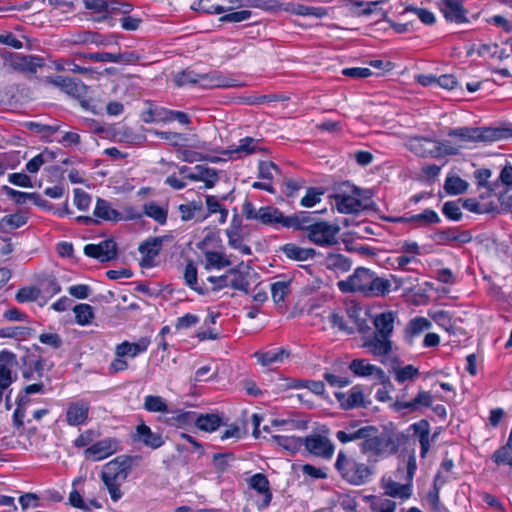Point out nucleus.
Wrapping results in <instances>:
<instances>
[{
  "label": "nucleus",
  "mask_w": 512,
  "mask_h": 512,
  "mask_svg": "<svg viewBox=\"0 0 512 512\" xmlns=\"http://www.w3.org/2000/svg\"><path fill=\"white\" fill-rule=\"evenodd\" d=\"M242 212L248 220H256L268 226L281 225L285 227L287 216L273 206H264L256 209L250 201L246 200L243 204Z\"/></svg>",
  "instance_id": "obj_4"
},
{
  "label": "nucleus",
  "mask_w": 512,
  "mask_h": 512,
  "mask_svg": "<svg viewBox=\"0 0 512 512\" xmlns=\"http://www.w3.org/2000/svg\"><path fill=\"white\" fill-rule=\"evenodd\" d=\"M41 291L36 287H24L18 290L15 298L19 303L36 301Z\"/></svg>",
  "instance_id": "obj_54"
},
{
  "label": "nucleus",
  "mask_w": 512,
  "mask_h": 512,
  "mask_svg": "<svg viewBox=\"0 0 512 512\" xmlns=\"http://www.w3.org/2000/svg\"><path fill=\"white\" fill-rule=\"evenodd\" d=\"M144 409L149 412L170 413L166 401L161 396L148 395L144 399Z\"/></svg>",
  "instance_id": "obj_42"
},
{
  "label": "nucleus",
  "mask_w": 512,
  "mask_h": 512,
  "mask_svg": "<svg viewBox=\"0 0 512 512\" xmlns=\"http://www.w3.org/2000/svg\"><path fill=\"white\" fill-rule=\"evenodd\" d=\"M119 450V443L115 439L106 438L100 440L84 451L86 459L100 461L116 453Z\"/></svg>",
  "instance_id": "obj_14"
},
{
  "label": "nucleus",
  "mask_w": 512,
  "mask_h": 512,
  "mask_svg": "<svg viewBox=\"0 0 512 512\" xmlns=\"http://www.w3.org/2000/svg\"><path fill=\"white\" fill-rule=\"evenodd\" d=\"M494 461L497 464H507L512 466V446H503L493 454Z\"/></svg>",
  "instance_id": "obj_64"
},
{
  "label": "nucleus",
  "mask_w": 512,
  "mask_h": 512,
  "mask_svg": "<svg viewBox=\"0 0 512 512\" xmlns=\"http://www.w3.org/2000/svg\"><path fill=\"white\" fill-rule=\"evenodd\" d=\"M431 328V322L424 317H416L409 322L408 331L416 336Z\"/></svg>",
  "instance_id": "obj_55"
},
{
  "label": "nucleus",
  "mask_w": 512,
  "mask_h": 512,
  "mask_svg": "<svg viewBox=\"0 0 512 512\" xmlns=\"http://www.w3.org/2000/svg\"><path fill=\"white\" fill-rule=\"evenodd\" d=\"M508 139H512V128L509 125L482 126L483 146Z\"/></svg>",
  "instance_id": "obj_17"
},
{
  "label": "nucleus",
  "mask_w": 512,
  "mask_h": 512,
  "mask_svg": "<svg viewBox=\"0 0 512 512\" xmlns=\"http://www.w3.org/2000/svg\"><path fill=\"white\" fill-rule=\"evenodd\" d=\"M281 250L289 259L296 261H306L314 258L316 255L315 249L302 248L293 243L285 244Z\"/></svg>",
  "instance_id": "obj_30"
},
{
  "label": "nucleus",
  "mask_w": 512,
  "mask_h": 512,
  "mask_svg": "<svg viewBox=\"0 0 512 512\" xmlns=\"http://www.w3.org/2000/svg\"><path fill=\"white\" fill-rule=\"evenodd\" d=\"M199 73L191 69H185L175 74L174 83L177 87L197 85Z\"/></svg>",
  "instance_id": "obj_47"
},
{
  "label": "nucleus",
  "mask_w": 512,
  "mask_h": 512,
  "mask_svg": "<svg viewBox=\"0 0 512 512\" xmlns=\"http://www.w3.org/2000/svg\"><path fill=\"white\" fill-rule=\"evenodd\" d=\"M437 4L446 20L456 23L466 21L465 10L458 0H439Z\"/></svg>",
  "instance_id": "obj_20"
},
{
  "label": "nucleus",
  "mask_w": 512,
  "mask_h": 512,
  "mask_svg": "<svg viewBox=\"0 0 512 512\" xmlns=\"http://www.w3.org/2000/svg\"><path fill=\"white\" fill-rule=\"evenodd\" d=\"M32 329L29 327H8L1 330L0 335L9 338H25L31 335Z\"/></svg>",
  "instance_id": "obj_61"
},
{
  "label": "nucleus",
  "mask_w": 512,
  "mask_h": 512,
  "mask_svg": "<svg viewBox=\"0 0 512 512\" xmlns=\"http://www.w3.org/2000/svg\"><path fill=\"white\" fill-rule=\"evenodd\" d=\"M93 214L105 221L118 222L123 219L122 214L113 209L110 202L101 198L97 199Z\"/></svg>",
  "instance_id": "obj_28"
},
{
  "label": "nucleus",
  "mask_w": 512,
  "mask_h": 512,
  "mask_svg": "<svg viewBox=\"0 0 512 512\" xmlns=\"http://www.w3.org/2000/svg\"><path fill=\"white\" fill-rule=\"evenodd\" d=\"M391 282L388 279L378 277L374 272L372 273L369 282V288L366 297H381L389 293Z\"/></svg>",
  "instance_id": "obj_32"
},
{
  "label": "nucleus",
  "mask_w": 512,
  "mask_h": 512,
  "mask_svg": "<svg viewBox=\"0 0 512 512\" xmlns=\"http://www.w3.org/2000/svg\"><path fill=\"white\" fill-rule=\"evenodd\" d=\"M432 403V396L429 392L420 391L418 395L411 401H403L397 399L394 406L397 410L407 409L415 411L420 406L429 407Z\"/></svg>",
  "instance_id": "obj_29"
},
{
  "label": "nucleus",
  "mask_w": 512,
  "mask_h": 512,
  "mask_svg": "<svg viewBox=\"0 0 512 512\" xmlns=\"http://www.w3.org/2000/svg\"><path fill=\"white\" fill-rule=\"evenodd\" d=\"M409 13L415 14L426 25H432L435 22L434 14L427 9L410 7L405 10L404 14Z\"/></svg>",
  "instance_id": "obj_62"
},
{
  "label": "nucleus",
  "mask_w": 512,
  "mask_h": 512,
  "mask_svg": "<svg viewBox=\"0 0 512 512\" xmlns=\"http://www.w3.org/2000/svg\"><path fill=\"white\" fill-rule=\"evenodd\" d=\"M362 347L367 349L374 357L379 358L381 363H385L392 351V341L390 338L372 333L364 336Z\"/></svg>",
  "instance_id": "obj_10"
},
{
  "label": "nucleus",
  "mask_w": 512,
  "mask_h": 512,
  "mask_svg": "<svg viewBox=\"0 0 512 512\" xmlns=\"http://www.w3.org/2000/svg\"><path fill=\"white\" fill-rule=\"evenodd\" d=\"M139 460L138 456L121 455L103 465L100 479L114 502L122 498L121 486Z\"/></svg>",
  "instance_id": "obj_1"
},
{
  "label": "nucleus",
  "mask_w": 512,
  "mask_h": 512,
  "mask_svg": "<svg viewBox=\"0 0 512 512\" xmlns=\"http://www.w3.org/2000/svg\"><path fill=\"white\" fill-rule=\"evenodd\" d=\"M449 136L458 137L460 142H476L480 140V129L462 127L457 129H451L448 132Z\"/></svg>",
  "instance_id": "obj_36"
},
{
  "label": "nucleus",
  "mask_w": 512,
  "mask_h": 512,
  "mask_svg": "<svg viewBox=\"0 0 512 512\" xmlns=\"http://www.w3.org/2000/svg\"><path fill=\"white\" fill-rule=\"evenodd\" d=\"M85 8L101 14V18H107L109 12L116 11L115 0H83Z\"/></svg>",
  "instance_id": "obj_34"
},
{
  "label": "nucleus",
  "mask_w": 512,
  "mask_h": 512,
  "mask_svg": "<svg viewBox=\"0 0 512 512\" xmlns=\"http://www.w3.org/2000/svg\"><path fill=\"white\" fill-rule=\"evenodd\" d=\"M46 81L55 87H58L66 94L76 98L81 106L86 107L88 105V87L84 85L79 79L56 76L48 77Z\"/></svg>",
  "instance_id": "obj_7"
},
{
  "label": "nucleus",
  "mask_w": 512,
  "mask_h": 512,
  "mask_svg": "<svg viewBox=\"0 0 512 512\" xmlns=\"http://www.w3.org/2000/svg\"><path fill=\"white\" fill-rule=\"evenodd\" d=\"M184 279H185L186 285H188L191 289L195 290L199 294H204L203 289L198 286L197 267L195 266V264L192 261L188 262L185 267Z\"/></svg>",
  "instance_id": "obj_51"
},
{
  "label": "nucleus",
  "mask_w": 512,
  "mask_h": 512,
  "mask_svg": "<svg viewBox=\"0 0 512 512\" xmlns=\"http://www.w3.org/2000/svg\"><path fill=\"white\" fill-rule=\"evenodd\" d=\"M220 424L221 418L216 414H196L195 425L203 431H215Z\"/></svg>",
  "instance_id": "obj_35"
},
{
  "label": "nucleus",
  "mask_w": 512,
  "mask_h": 512,
  "mask_svg": "<svg viewBox=\"0 0 512 512\" xmlns=\"http://www.w3.org/2000/svg\"><path fill=\"white\" fill-rule=\"evenodd\" d=\"M290 293L289 281H277L271 284L272 299L276 304L282 303L285 297Z\"/></svg>",
  "instance_id": "obj_49"
},
{
  "label": "nucleus",
  "mask_w": 512,
  "mask_h": 512,
  "mask_svg": "<svg viewBox=\"0 0 512 512\" xmlns=\"http://www.w3.org/2000/svg\"><path fill=\"white\" fill-rule=\"evenodd\" d=\"M323 195V191L318 188H308L306 195L301 199L300 204L303 207H313L315 204L321 201V196Z\"/></svg>",
  "instance_id": "obj_58"
},
{
  "label": "nucleus",
  "mask_w": 512,
  "mask_h": 512,
  "mask_svg": "<svg viewBox=\"0 0 512 512\" xmlns=\"http://www.w3.org/2000/svg\"><path fill=\"white\" fill-rule=\"evenodd\" d=\"M242 225L241 220L238 218L237 215H234L230 227L225 231L227 237H228V244L230 247L235 246L236 244H239V242H242Z\"/></svg>",
  "instance_id": "obj_43"
},
{
  "label": "nucleus",
  "mask_w": 512,
  "mask_h": 512,
  "mask_svg": "<svg viewBox=\"0 0 512 512\" xmlns=\"http://www.w3.org/2000/svg\"><path fill=\"white\" fill-rule=\"evenodd\" d=\"M444 189L449 195H458L468 189V183L459 176H449L445 180Z\"/></svg>",
  "instance_id": "obj_39"
},
{
  "label": "nucleus",
  "mask_w": 512,
  "mask_h": 512,
  "mask_svg": "<svg viewBox=\"0 0 512 512\" xmlns=\"http://www.w3.org/2000/svg\"><path fill=\"white\" fill-rule=\"evenodd\" d=\"M205 269L209 270L211 268L221 269L227 266H230L231 262L224 257L222 253L216 251H207L205 252Z\"/></svg>",
  "instance_id": "obj_41"
},
{
  "label": "nucleus",
  "mask_w": 512,
  "mask_h": 512,
  "mask_svg": "<svg viewBox=\"0 0 512 512\" xmlns=\"http://www.w3.org/2000/svg\"><path fill=\"white\" fill-rule=\"evenodd\" d=\"M149 344L150 341L147 338H141L136 343L124 341L116 346L115 355L134 358L140 353L145 352Z\"/></svg>",
  "instance_id": "obj_25"
},
{
  "label": "nucleus",
  "mask_w": 512,
  "mask_h": 512,
  "mask_svg": "<svg viewBox=\"0 0 512 512\" xmlns=\"http://www.w3.org/2000/svg\"><path fill=\"white\" fill-rule=\"evenodd\" d=\"M417 468L416 458L414 455L408 457L406 469H407V482L400 484L391 478L382 479V488L384 493L393 498H399L401 500L408 499L412 493V479L414 477Z\"/></svg>",
  "instance_id": "obj_5"
},
{
  "label": "nucleus",
  "mask_w": 512,
  "mask_h": 512,
  "mask_svg": "<svg viewBox=\"0 0 512 512\" xmlns=\"http://www.w3.org/2000/svg\"><path fill=\"white\" fill-rule=\"evenodd\" d=\"M349 369L357 376L367 377L372 376L376 370V366L368 363L364 359H354Z\"/></svg>",
  "instance_id": "obj_45"
},
{
  "label": "nucleus",
  "mask_w": 512,
  "mask_h": 512,
  "mask_svg": "<svg viewBox=\"0 0 512 512\" xmlns=\"http://www.w3.org/2000/svg\"><path fill=\"white\" fill-rule=\"evenodd\" d=\"M288 353L284 349H278L273 351H267L265 353H255V357L259 363L263 366H269L276 362H281L284 357H287Z\"/></svg>",
  "instance_id": "obj_40"
},
{
  "label": "nucleus",
  "mask_w": 512,
  "mask_h": 512,
  "mask_svg": "<svg viewBox=\"0 0 512 512\" xmlns=\"http://www.w3.org/2000/svg\"><path fill=\"white\" fill-rule=\"evenodd\" d=\"M76 322L82 326L91 323L94 317L93 307L89 304H78L73 308Z\"/></svg>",
  "instance_id": "obj_46"
},
{
  "label": "nucleus",
  "mask_w": 512,
  "mask_h": 512,
  "mask_svg": "<svg viewBox=\"0 0 512 512\" xmlns=\"http://www.w3.org/2000/svg\"><path fill=\"white\" fill-rule=\"evenodd\" d=\"M172 416L166 417L165 422L170 425H189L195 423L196 413L195 412H172Z\"/></svg>",
  "instance_id": "obj_50"
},
{
  "label": "nucleus",
  "mask_w": 512,
  "mask_h": 512,
  "mask_svg": "<svg viewBox=\"0 0 512 512\" xmlns=\"http://www.w3.org/2000/svg\"><path fill=\"white\" fill-rule=\"evenodd\" d=\"M144 214L160 225H164L167 222L168 216V205L160 206L154 201H149L143 205Z\"/></svg>",
  "instance_id": "obj_33"
},
{
  "label": "nucleus",
  "mask_w": 512,
  "mask_h": 512,
  "mask_svg": "<svg viewBox=\"0 0 512 512\" xmlns=\"http://www.w3.org/2000/svg\"><path fill=\"white\" fill-rule=\"evenodd\" d=\"M335 469L342 479L351 485L360 486L368 482L372 471L365 463L357 462L354 458L346 456L343 451L338 453Z\"/></svg>",
  "instance_id": "obj_3"
},
{
  "label": "nucleus",
  "mask_w": 512,
  "mask_h": 512,
  "mask_svg": "<svg viewBox=\"0 0 512 512\" xmlns=\"http://www.w3.org/2000/svg\"><path fill=\"white\" fill-rule=\"evenodd\" d=\"M234 460L235 457L232 453H216L213 455V466L217 472L224 473Z\"/></svg>",
  "instance_id": "obj_52"
},
{
  "label": "nucleus",
  "mask_w": 512,
  "mask_h": 512,
  "mask_svg": "<svg viewBox=\"0 0 512 512\" xmlns=\"http://www.w3.org/2000/svg\"><path fill=\"white\" fill-rule=\"evenodd\" d=\"M409 150L420 157H439L442 156V146L440 142L425 138L413 137L407 144Z\"/></svg>",
  "instance_id": "obj_12"
},
{
  "label": "nucleus",
  "mask_w": 512,
  "mask_h": 512,
  "mask_svg": "<svg viewBox=\"0 0 512 512\" xmlns=\"http://www.w3.org/2000/svg\"><path fill=\"white\" fill-rule=\"evenodd\" d=\"M317 214L318 212L310 213L301 211L299 213L287 216V219H285V228H294L295 230H302L305 231L307 234L309 230L312 228V226L319 221L314 218V215Z\"/></svg>",
  "instance_id": "obj_18"
},
{
  "label": "nucleus",
  "mask_w": 512,
  "mask_h": 512,
  "mask_svg": "<svg viewBox=\"0 0 512 512\" xmlns=\"http://www.w3.org/2000/svg\"><path fill=\"white\" fill-rule=\"evenodd\" d=\"M172 240L173 235L167 234L164 236L150 237L143 241L138 247V251L143 256L140 261V265L142 267L152 266L153 260L159 255L163 244L165 242H171Z\"/></svg>",
  "instance_id": "obj_9"
},
{
  "label": "nucleus",
  "mask_w": 512,
  "mask_h": 512,
  "mask_svg": "<svg viewBox=\"0 0 512 512\" xmlns=\"http://www.w3.org/2000/svg\"><path fill=\"white\" fill-rule=\"evenodd\" d=\"M340 227L337 224H331L319 220L306 234L308 240L321 247H329L337 243V235Z\"/></svg>",
  "instance_id": "obj_6"
},
{
  "label": "nucleus",
  "mask_w": 512,
  "mask_h": 512,
  "mask_svg": "<svg viewBox=\"0 0 512 512\" xmlns=\"http://www.w3.org/2000/svg\"><path fill=\"white\" fill-rule=\"evenodd\" d=\"M178 211L182 221H190L195 219L196 221L205 220L208 215H205L203 210V204L201 200L191 201L187 204H181L178 206Z\"/></svg>",
  "instance_id": "obj_24"
},
{
  "label": "nucleus",
  "mask_w": 512,
  "mask_h": 512,
  "mask_svg": "<svg viewBox=\"0 0 512 512\" xmlns=\"http://www.w3.org/2000/svg\"><path fill=\"white\" fill-rule=\"evenodd\" d=\"M395 380L399 384H403L406 381L413 380L419 375L418 368L413 365H406L404 367L393 368Z\"/></svg>",
  "instance_id": "obj_48"
},
{
  "label": "nucleus",
  "mask_w": 512,
  "mask_h": 512,
  "mask_svg": "<svg viewBox=\"0 0 512 512\" xmlns=\"http://www.w3.org/2000/svg\"><path fill=\"white\" fill-rule=\"evenodd\" d=\"M86 256L108 262L117 257V245L112 239L101 241L99 244H87L84 247Z\"/></svg>",
  "instance_id": "obj_13"
},
{
  "label": "nucleus",
  "mask_w": 512,
  "mask_h": 512,
  "mask_svg": "<svg viewBox=\"0 0 512 512\" xmlns=\"http://www.w3.org/2000/svg\"><path fill=\"white\" fill-rule=\"evenodd\" d=\"M395 314L391 311L383 312L375 316L373 324L375 326L374 334L391 339L394 329Z\"/></svg>",
  "instance_id": "obj_23"
},
{
  "label": "nucleus",
  "mask_w": 512,
  "mask_h": 512,
  "mask_svg": "<svg viewBox=\"0 0 512 512\" xmlns=\"http://www.w3.org/2000/svg\"><path fill=\"white\" fill-rule=\"evenodd\" d=\"M373 431L372 426L359 427L356 423H351L345 427L344 430L336 432V438L342 444L348 442L360 440L363 441L364 437L367 436V432Z\"/></svg>",
  "instance_id": "obj_21"
},
{
  "label": "nucleus",
  "mask_w": 512,
  "mask_h": 512,
  "mask_svg": "<svg viewBox=\"0 0 512 512\" xmlns=\"http://www.w3.org/2000/svg\"><path fill=\"white\" fill-rule=\"evenodd\" d=\"M504 161L506 162V164L502 167L498 177V179L501 182L499 184L502 187V194L506 192L510 187H512V165L505 159Z\"/></svg>",
  "instance_id": "obj_59"
},
{
  "label": "nucleus",
  "mask_w": 512,
  "mask_h": 512,
  "mask_svg": "<svg viewBox=\"0 0 512 512\" xmlns=\"http://www.w3.org/2000/svg\"><path fill=\"white\" fill-rule=\"evenodd\" d=\"M334 200L338 211L343 214L357 213L366 207L363 205L362 201L354 195H346Z\"/></svg>",
  "instance_id": "obj_31"
},
{
  "label": "nucleus",
  "mask_w": 512,
  "mask_h": 512,
  "mask_svg": "<svg viewBox=\"0 0 512 512\" xmlns=\"http://www.w3.org/2000/svg\"><path fill=\"white\" fill-rule=\"evenodd\" d=\"M303 445L309 453L323 459H331L334 454L332 442L319 434L307 436L303 439Z\"/></svg>",
  "instance_id": "obj_11"
},
{
  "label": "nucleus",
  "mask_w": 512,
  "mask_h": 512,
  "mask_svg": "<svg viewBox=\"0 0 512 512\" xmlns=\"http://www.w3.org/2000/svg\"><path fill=\"white\" fill-rule=\"evenodd\" d=\"M229 274H234L235 277L228 283V286H231L233 289L241 290L245 293H248L249 290V282L247 279L238 272L237 268H232L228 271Z\"/></svg>",
  "instance_id": "obj_57"
},
{
  "label": "nucleus",
  "mask_w": 512,
  "mask_h": 512,
  "mask_svg": "<svg viewBox=\"0 0 512 512\" xmlns=\"http://www.w3.org/2000/svg\"><path fill=\"white\" fill-rule=\"evenodd\" d=\"M442 212L447 218L453 221H458L462 217L460 206L456 201L445 202L442 208Z\"/></svg>",
  "instance_id": "obj_63"
},
{
  "label": "nucleus",
  "mask_w": 512,
  "mask_h": 512,
  "mask_svg": "<svg viewBox=\"0 0 512 512\" xmlns=\"http://www.w3.org/2000/svg\"><path fill=\"white\" fill-rule=\"evenodd\" d=\"M11 65L21 71L36 73L38 68L44 66V59L35 55L24 56L15 54L11 58Z\"/></svg>",
  "instance_id": "obj_22"
},
{
  "label": "nucleus",
  "mask_w": 512,
  "mask_h": 512,
  "mask_svg": "<svg viewBox=\"0 0 512 512\" xmlns=\"http://www.w3.org/2000/svg\"><path fill=\"white\" fill-rule=\"evenodd\" d=\"M197 85L206 89L238 86L235 80L225 77L218 71L203 74L199 73Z\"/></svg>",
  "instance_id": "obj_15"
},
{
  "label": "nucleus",
  "mask_w": 512,
  "mask_h": 512,
  "mask_svg": "<svg viewBox=\"0 0 512 512\" xmlns=\"http://www.w3.org/2000/svg\"><path fill=\"white\" fill-rule=\"evenodd\" d=\"M491 175L492 172L490 169L482 168V188H486L489 195L498 196L499 200H501V202L504 203V201L502 200V187L499 184L498 180L491 183L488 181Z\"/></svg>",
  "instance_id": "obj_44"
},
{
  "label": "nucleus",
  "mask_w": 512,
  "mask_h": 512,
  "mask_svg": "<svg viewBox=\"0 0 512 512\" xmlns=\"http://www.w3.org/2000/svg\"><path fill=\"white\" fill-rule=\"evenodd\" d=\"M250 487L258 493H267L269 489V481L264 474L257 473L250 478Z\"/></svg>",
  "instance_id": "obj_60"
},
{
  "label": "nucleus",
  "mask_w": 512,
  "mask_h": 512,
  "mask_svg": "<svg viewBox=\"0 0 512 512\" xmlns=\"http://www.w3.org/2000/svg\"><path fill=\"white\" fill-rule=\"evenodd\" d=\"M393 222L414 223L416 226H424L433 223H439L440 218L434 210L425 209L422 213L389 219Z\"/></svg>",
  "instance_id": "obj_27"
},
{
  "label": "nucleus",
  "mask_w": 512,
  "mask_h": 512,
  "mask_svg": "<svg viewBox=\"0 0 512 512\" xmlns=\"http://www.w3.org/2000/svg\"><path fill=\"white\" fill-rule=\"evenodd\" d=\"M373 431L367 432V436L360 442L359 447L369 460L377 461L397 452L398 444L392 436L386 433H379V430L372 426Z\"/></svg>",
  "instance_id": "obj_2"
},
{
  "label": "nucleus",
  "mask_w": 512,
  "mask_h": 512,
  "mask_svg": "<svg viewBox=\"0 0 512 512\" xmlns=\"http://www.w3.org/2000/svg\"><path fill=\"white\" fill-rule=\"evenodd\" d=\"M372 273L367 268L358 267L347 280L338 282V288L344 293L359 292L366 296Z\"/></svg>",
  "instance_id": "obj_8"
},
{
  "label": "nucleus",
  "mask_w": 512,
  "mask_h": 512,
  "mask_svg": "<svg viewBox=\"0 0 512 512\" xmlns=\"http://www.w3.org/2000/svg\"><path fill=\"white\" fill-rule=\"evenodd\" d=\"M192 9L210 14H221L225 12V8L215 4L214 0H199L196 6H192Z\"/></svg>",
  "instance_id": "obj_56"
},
{
  "label": "nucleus",
  "mask_w": 512,
  "mask_h": 512,
  "mask_svg": "<svg viewBox=\"0 0 512 512\" xmlns=\"http://www.w3.org/2000/svg\"><path fill=\"white\" fill-rule=\"evenodd\" d=\"M272 439L277 443V445L291 453L298 451L303 446V439L300 437L273 435Z\"/></svg>",
  "instance_id": "obj_38"
},
{
  "label": "nucleus",
  "mask_w": 512,
  "mask_h": 512,
  "mask_svg": "<svg viewBox=\"0 0 512 512\" xmlns=\"http://www.w3.org/2000/svg\"><path fill=\"white\" fill-rule=\"evenodd\" d=\"M89 404L84 400L72 402L66 410V421L70 426L82 425L88 419Z\"/></svg>",
  "instance_id": "obj_16"
},
{
  "label": "nucleus",
  "mask_w": 512,
  "mask_h": 512,
  "mask_svg": "<svg viewBox=\"0 0 512 512\" xmlns=\"http://www.w3.org/2000/svg\"><path fill=\"white\" fill-rule=\"evenodd\" d=\"M327 260L329 267L342 272H347L352 266L351 260L342 254H330Z\"/></svg>",
  "instance_id": "obj_53"
},
{
  "label": "nucleus",
  "mask_w": 512,
  "mask_h": 512,
  "mask_svg": "<svg viewBox=\"0 0 512 512\" xmlns=\"http://www.w3.org/2000/svg\"><path fill=\"white\" fill-rule=\"evenodd\" d=\"M137 440L142 442L145 446L157 449L164 444L161 434L153 432L146 424H140L136 428Z\"/></svg>",
  "instance_id": "obj_26"
},
{
  "label": "nucleus",
  "mask_w": 512,
  "mask_h": 512,
  "mask_svg": "<svg viewBox=\"0 0 512 512\" xmlns=\"http://www.w3.org/2000/svg\"><path fill=\"white\" fill-rule=\"evenodd\" d=\"M335 396L343 409L366 407L364 394L359 385L353 386L348 393H336Z\"/></svg>",
  "instance_id": "obj_19"
},
{
  "label": "nucleus",
  "mask_w": 512,
  "mask_h": 512,
  "mask_svg": "<svg viewBox=\"0 0 512 512\" xmlns=\"http://www.w3.org/2000/svg\"><path fill=\"white\" fill-rule=\"evenodd\" d=\"M27 217L20 213L6 215L0 219V228L4 232L18 229L25 225Z\"/></svg>",
  "instance_id": "obj_37"
}]
</instances>
